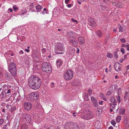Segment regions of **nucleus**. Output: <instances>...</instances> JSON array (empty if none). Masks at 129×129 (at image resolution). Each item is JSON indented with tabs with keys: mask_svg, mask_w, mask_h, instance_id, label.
Here are the masks:
<instances>
[{
	"mask_svg": "<svg viewBox=\"0 0 129 129\" xmlns=\"http://www.w3.org/2000/svg\"><path fill=\"white\" fill-rule=\"evenodd\" d=\"M73 34V32L72 31H70L68 32V35H69V34L71 35Z\"/></svg>",
	"mask_w": 129,
	"mask_h": 129,
	"instance_id": "680f3d73",
	"label": "nucleus"
},
{
	"mask_svg": "<svg viewBox=\"0 0 129 129\" xmlns=\"http://www.w3.org/2000/svg\"><path fill=\"white\" fill-rule=\"evenodd\" d=\"M6 107L8 110L10 111L12 110V106L8 104L6 106Z\"/></svg>",
	"mask_w": 129,
	"mask_h": 129,
	"instance_id": "393cba45",
	"label": "nucleus"
},
{
	"mask_svg": "<svg viewBox=\"0 0 129 129\" xmlns=\"http://www.w3.org/2000/svg\"><path fill=\"white\" fill-rule=\"evenodd\" d=\"M82 117L83 119L85 120H88V118L86 114H85L84 115H83L82 116Z\"/></svg>",
	"mask_w": 129,
	"mask_h": 129,
	"instance_id": "4c0bfd02",
	"label": "nucleus"
},
{
	"mask_svg": "<svg viewBox=\"0 0 129 129\" xmlns=\"http://www.w3.org/2000/svg\"><path fill=\"white\" fill-rule=\"evenodd\" d=\"M107 56L108 57L110 58H111L113 57V55L110 53H108Z\"/></svg>",
	"mask_w": 129,
	"mask_h": 129,
	"instance_id": "72a5a7b5",
	"label": "nucleus"
},
{
	"mask_svg": "<svg viewBox=\"0 0 129 129\" xmlns=\"http://www.w3.org/2000/svg\"><path fill=\"white\" fill-rule=\"evenodd\" d=\"M73 76V71L70 70H67L64 73V78L65 80H69L72 78Z\"/></svg>",
	"mask_w": 129,
	"mask_h": 129,
	"instance_id": "0eeeda50",
	"label": "nucleus"
},
{
	"mask_svg": "<svg viewBox=\"0 0 129 129\" xmlns=\"http://www.w3.org/2000/svg\"><path fill=\"white\" fill-rule=\"evenodd\" d=\"M121 90L122 89L121 88H119L118 89L117 91V94L118 95H120L121 94Z\"/></svg>",
	"mask_w": 129,
	"mask_h": 129,
	"instance_id": "58836bf2",
	"label": "nucleus"
},
{
	"mask_svg": "<svg viewBox=\"0 0 129 129\" xmlns=\"http://www.w3.org/2000/svg\"><path fill=\"white\" fill-rule=\"evenodd\" d=\"M121 65L118 62L115 63L114 65V68L115 70L117 72L120 71L121 70Z\"/></svg>",
	"mask_w": 129,
	"mask_h": 129,
	"instance_id": "9d476101",
	"label": "nucleus"
},
{
	"mask_svg": "<svg viewBox=\"0 0 129 129\" xmlns=\"http://www.w3.org/2000/svg\"><path fill=\"white\" fill-rule=\"evenodd\" d=\"M110 34H108V37L106 38L107 39H108L110 37Z\"/></svg>",
	"mask_w": 129,
	"mask_h": 129,
	"instance_id": "0e129e2a",
	"label": "nucleus"
},
{
	"mask_svg": "<svg viewBox=\"0 0 129 129\" xmlns=\"http://www.w3.org/2000/svg\"><path fill=\"white\" fill-rule=\"evenodd\" d=\"M117 105L116 104H112L111 103L110 104V106L112 107V108H114V109H115V107Z\"/></svg>",
	"mask_w": 129,
	"mask_h": 129,
	"instance_id": "2f4dec72",
	"label": "nucleus"
},
{
	"mask_svg": "<svg viewBox=\"0 0 129 129\" xmlns=\"http://www.w3.org/2000/svg\"><path fill=\"white\" fill-rule=\"evenodd\" d=\"M69 0H65V2L66 4H68V3L69 2Z\"/></svg>",
	"mask_w": 129,
	"mask_h": 129,
	"instance_id": "bf43d9fd",
	"label": "nucleus"
},
{
	"mask_svg": "<svg viewBox=\"0 0 129 129\" xmlns=\"http://www.w3.org/2000/svg\"><path fill=\"white\" fill-rule=\"evenodd\" d=\"M126 45L124 44H123L121 46V47H126Z\"/></svg>",
	"mask_w": 129,
	"mask_h": 129,
	"instance_id": "6e6d98bb",
	"label": "nucleus"
},
{
	"mask_svg": "<svg viewBox=\"0 0 129 129\" xmlns=\"http://www.w3.org/2000/svg\"><path fill=\"white\" fill-rule=\"evenodd\" d=\"M5 96L6 95L5 94L4 92L3 91H2L1 93L0 98L1 100H3L5 97Z\"/></svg>",
	"mask_w": 129,
	"mask_h": 129,
	"instance_id": "bb28decb",
	"label": "nucleus"
},
{
	"mask_svg": "<svg viewBox=\"0 0 129 129\" xmlns=\"http://www.w3.org/2000/svg\"><path fill=\"white\" fill-rule=\"evenodd\" d=\"M125 109L123 108H121L119 109V114H123L125 113Z\"/></svg>",
	"mask_w": 129,
	"mask_h": 129,
	"instance_id": "f3484780",
	"label": "nucleus"
},
{
	"mask_svg": "<svg viewBox=\"0 0 129 129\" xmlns=\"http://www.w3.org/2000/svg\"><path fill=\"white\" fill-rule=\"evenodd\" d=\"M100 96L105 101H107V98L104 95L103 93H101L100 94Z\"/></svg>",
	"mask_w": 129,
	"mask_h": 129,
	"instance_id": "b1692460",
	"label": "nucleus"
},
{
	"mask_svg": "<svg viewBox=\"0 0 129 129\" xmlns=\"http://www.w3.org/2000/svg\"><path fill=\"white\" fill-rule=\"evenodd\" d=\"M112 90H110L107 92V95H110L116 89V86L114 85H113L112 86Z\"/></svg>",
	"mask_w": 129,
	"mask_h": 129,
	"instance_id": "2eb2a0df",
	"label": "nucleus"
},
{
	"mask_svg": "<svg viewBox=\"0 0 129 129\" xmlns=\"http://www.w3.org/2000/svg\"><path fill=\"white\" fill-rule=\"evenodd\" d=\"M71 20L72 21H73L74 22H76L77 23H78L77 21L75 19L72 18L71 19Z\"/></svg>",
	"mask_w": 129,
	"mask_h": 129,
	"instance_id": "09e8293b",
	"label": "nucleus"
},
{
	"mask_svg": "<svg viewBox=\"0 0 129 129\" xmlns=\"http://www.w3.org/2000/svg\"><path fill=\"white\" fill-rule=\"evenodd\" d=\"M63 63V61L61 59H57L56 62L57 66L58 68H60Z\"/></svg>",
	"mask_w": 129,
	"mask_h": 129,
	"instance_id": "ddd939ff",
	"label": "nucleus"
},
{
	"mask_svg": "<svg viewBox=\"0 0 129 129\" xmlns=\"http://www.w3.org/2000/svg\"><path fill=\"white\" fill-rule=\"evenodd\" d=\"M24 106L25 109L28 111L31 109L32 105L30 102L28 101H25L24 103Z\"/></svg>",
	"mask_w": 129,
	"mask_h": 129,
	"instance_id": "1a4fd4ad",
	"label": "nucleus"
},
{
	"mask_svg": "<svg viewBox=\"0 0 129 129\" xmlns=\"http://www.w3.org/2000/svg\"><path fill=\"white\" fill-rule=\"evenodd\" d=\"M88 24L91 26H95V22L94 19L91 17L89 18L88 19Z\"/></svg>",
	"mask_w": 129,
	"mask_h": 129,
	"instance_id": "9b49d317",
	"label": "nucleus"
},
{
	"mask_svg": "<svg viewBox=\"0 0 129 129\" xmlns=\"http://www.w3.org/2000/svg\"><path fill=\"white\" fill-rule=\"evenodd\" d=\"M123 61V59H121L120 60V62L121 63Z\"/></svg>",
	"mask_w": 129,
	"mask_h": 129,
	"instance_id": "338daca9",
	"label": "nucleus"
},
{
	"mask_svg": "<svg viewBox=\"0 0 129 129\" xmlns=\"http://www.w3.org/2000/svg\"><path fill=\"white\" fill-rule=\"evenodd\" d=\"M42 56H44L45 57V55L44 54H45V53L46 52V50L45 48H43L42 50Z\"/></svg>",
	"mask_w": 129,
	"mask_h": 129,
	"instance_id": "473e14b6",
	"label": "nucleus"
},
{
	"mask_svg": "<svg viewBox=\"0 0 129 129\" xmlns=\"http://www.w3.org/2000/svg\"><path fill=\"white\" fill-rule=\"evenodd\" d=\"M13 8L14 9L15 11H16L18 10V8L15 6H14L13 7Z\"/></svg>",
	"mask_w": 129,
	"mask_h": 129,
	"instance_id": "c03bdc74",
	"label": "nucleus"
},
{
	"mask_svg": "<svg viewBox=\"0 0 129 129\" xmlns=\"http://www.w3.org/2000/svg\"><path fill=\"white\" fill-rule=\"evenodd\" d=\"M78 40L80 44H82L84 43L85 40L84 38L83 37H79L78 38Z\"/></svg>",
	"mask_w": 129,
	"mask_h": 129,
	"instance_id": "dca6fc26",
	"label": "nucleus"
},
{
	"mask_svg": "<svg viewBox=\"0 0 129 129\" xmlns=\"http://www.w3.org/2000/svg\"><path fill=\"white\" fill-rule=\"evenodd\" d=\"M120 51L122 54H124L125 53V50L123 48H122L120 49Z\"/></svg>",
	"mask_w": 129,
	"mask_h": 129,
	"instance_id": "79ce46f5",
	"label": "nucleus"
},
{
	"mask_svg": "<svg viewBox=\"0 0 129 129\" xmlns=\"http://www.w3.org/2000/svg\"><path fill=\"white\" fill-rule=\"evenodd\" d=\"M3 128L4 129H8L7 125H4L3 127Z\"/></svg>",
	"mask_w": 129,
	"mask_h": 129,
	"instance_id": "864d4df0",
	"label": "nucleus"
},
{
	"mask_svg": "<svg viewBox=\"0 0 129 129\" xmlns=\"http://www.w3.org/2000/svg\"><path fill=\"white\" fill-rule=\"evenodd\" d=\"M121 119V117L120 116H118L116 118V121L117 122H120Z\"/></svg>",
	"mask_w": 129,
	"mask_h": 129,
	"instance_id": "c85d7f7f",
	"label": "nucleus"
},
{
	"mask_svg": "<svg viewBox=\"0 0 129 129\" xmlns=\"http://www.w3.org/2000/svg\"><path fill=\"white\" fill-rule=\"evenodd\" d=\"M97 35L98 36L100 37H101L102 36V32L100 31H98L97 32Z\"/></svg>",
	"mask_w": 129,
	"mask_h": 129,
	"instance_id": "c9c22d12",
	"label": "nucleus"
},
{
	"mask_svg": "<svg viewBox=\"0 0 129 129\" xmlns=\"http://www.w3.org/2000/svg\"><path fill=\"white\" fill-rule=\"evenodd\" d=\"M22 118L24 122L29 123L31 121L30 116L28 114H23Z\"/></svg>",
	"mask_w": 129,
	"mask_h": 129,
	"instance_id": "6e6552de",
	"label": "nucleus"
},
{
	"mask_svg": "<svg viewBox=\"0 0 129 129\" xmlns=\"http://www.w3.org/2000/svg\"><path fill=\"white\" fill-rule=\"evenodd\" d=\"M103 101H100L99 102V104L100 105H102L103 104Z\"/></svg>",
	"mask_w": 129,
	"mask_h": 129,
	"instance_id": "4d7b16f0",
	"label": "nucleus"
},
{
	"mask_svg": "<svg viewBox=\"0 0 129 129\" xmlns=\"http://www.w3.org/2000/svg\"><path fill=\"white\" fill-rule=\"evenodd\" d=\"M111 123L112 124V125L114 126L116 124V123L115 122V121L113 120H112L111 122Z\"/></svg>",
	"mask_w": 129,
	"mask_h": 129,
	"instance_id": "a18cd8bd",
	"label": "nucleus"
},
{
	"mask_svg": "<svg viewBox=\"0 0 129 129\" xmlns=\"http://www.w3.org/2000/svg\"><path fill=\"white\" fill-rule=\"evenodd\" d=\"M11 90L10 89H7V90H5L6 94H8L9 93L11 92Z\"/></svg>",
	"mask_w": 129,
	"mask_h": 129,
	"instance_id": "e433bc0d",
	"label": "nucleus"
},
{
	"mask_svg": "<svg viewBox=\"0 0 129 129\" xmlns=\"http://www.w3.org/2000/svg\"><path fill=\"white\" fill-rule=\"evenodd\" d=\"M4 122V120L1 119H0V125H1Z\"/></svg>",
	"mask_w": 129,
	"mask_h": 129,
	"instance_id": "8fccbe9b",
	"label": "nucleus"
},
{
	"mask_svg": "<svg viewBox=\"0 0 129 129\" xmlns=\"http://www.w3.org/2000/svg\"><path fill=\"white\" fill-rule=\"evenodd\" d=\"M63 46V44L58 43L55 47V52L58 54L63 53L64 52V48Z\"/></svg>",
	"mask_w": 129,
	"mask_h": 129,
	"instance_id": "39448f33",
	"label": "nucleus"
},
{
	"mask_svg": "<svg viewBox=\"0 0 129 129\" xmlns=\"http://www.w3.org/2000/svg\"><path fill=\"white\" fill-rule=\"evenodd\" d=\"M110 102L112 103V104H114V105L116 104L117 102L116 99H115L114 97H111V100Z\"/></svg>",
	"mask_w": 129,
	"mask_h": 129,
	"instance_id": "a211bd4d",
	"label": "nucleus"
},
{
	"mask_svg": "<svg viewBox=\"0 0 129 129\" xmlns=\"http://www.w3.org/2000/svg\"><path fill=\"white\" fill-rule=\"evenodd\" d=\"M16 109L15 107H13L12 108V111H13L15 110Z\"/></svg>",
	"mask_w": 129,
	"mask_h": 129,
	"instance_id": "052dcab7",
	"label": "nucleus"
},
{
	"mask_svg": "<svg viewBox=\"0 0 129 129\" xmlns=\"http://www.w3.org/2000/svg\"><path fill=\"white\" fill-rule=\"evenodd\" d=\"M119 51L118 48H117L115 52L114 53V57L117 58L118 57V56L117 54V52Z\"/></svg>",
	"mask_w": 129,
	"mask_h": 129,
	"instance_id": "4be33fe9",
	"label": "nucleus"
},
{
	"mask_svg": "<svg viewBox=\"0 0 129 129\" xmlns=\"http://www.w3.org/2000/svg\"><path fill=\"white\" fill-rule=\"evenodd\" d=\"M41 105L39 103H37L36 105V109L39 110L42 109Z\"/></svg>",
	"mask_w": 129,
	"mask_h": 129,
	"instance_id": "aec40b11",
	"label": "nucleus"
},
{
	"mask_svg": "<svg viewBox=\"0 0 129 129\" xmlns=\"http://www.w3.org/2000/svg\"><path fill=\"white\" fill-rule=\"evenodd\" d=\"M27 125L25 124H22L21 126V129H28Z\"/></svg>",
	"mask_w": 129,
	"mask_h": 129,
	"instance_id": "5701e85b",
	"label": "nucleus"
},
{
	"mask_svg": "<svg viewBox=\"0 0 129 129\" xmlns=\"http://www.w3.org/2000/svg\"><path fill=\"white\" fill-rule=\"evenodd\" d=\"M120 40L122 43H125L126 42V40L124 38H121L120 39Z\"/></svg>",
	"mask_w": 129,
	"mask_h": 129,
	"instance_id": "37998d69",
	"label": "nucleus"
},
{
	"mask_svg": "<svg viewBox=\"0 0 129 129\" xmlns=\"http://www.w3.org/2000/svg\"><path fill=\"white\" fill-rule=\"evenodd\" d=\"M86 114L88 118V119L92 118L94 117V115L92 113H89Z\"/></svg>",
	"mask_w": 129,
	"mask_h": 129,
	"instance_id": "6ab92c4d",
	"label": "nucleus"
},
{
	"mask_svg": "<svg viewBox=\"0 0 129 129\" xmlns=\"http://www.w3.org/2000/svg\"><path fill=\"white\" fill-rule=\"evenodd\" d=\"M119 95H118L117 96H116V98L119 103H120L121 102L120 97Z\"/></svg>",
	"mask_w": 129,
	"mask_h": 129,
	"instance_id": "cd10ccee",
	"label": "nucleus"
},
{
	"mask_svg": "<svg viewBox=\"0 0 129 129\" xmlns=\"http://www.w3.org/2000/svg\"><path fill=\"white\" fill-rule=\"evenodd\" d=\"M64 127L66 129H79L77 123L72 121L66 122L64 124Z\"/></svg>",
	"mask_w": 129,
	"mask_h": 129,
	"instance_id": "f03ea898",
	"label": "nucleus"
},
{
	"mask_svg": "<svg viewBox=\"0 0 129 129\" xmlns=\"http://www.w3.org/2000/svg\"><path fill=\"white\" fill-rule=\"evenodd\" d=\"M8 10L9 11H10V12H12L13 10L11 8H10L8 9Z\"/></svg>",
	"mask_w": 129,
	"mask_h": 129,
	"instance_id": "e2e57ef3",
	"label": "nucleus"
},
{
	"mask_svg": "<svg viewBox=\"0 0 129 129\" xmlns=\"http://www.w3.org/2000/svg\"><path fill=\"white\" fill-rule=\"evenodd\" d=\"M9 71L13 76H16L17 70L16 65L14 63L11 62L8 68Z\"/></svg>",
	"mask_w": 129,
	"mask_h": 129,
	"instance_id": "423d86ee",
	"label": "nucleus"
},
{
	"mask_svg": "<svg viewBox=\"0 0 129 129\" xmlns=\"http://www.w3.org/2000/svg\"><path fill=\"white\" fill-rule=\"evenodd\" d=\"M128 95V92H126L124 97V99L125 101H126L127 100V99Z\"/></svg>",
	"mask_w": 129,
	"mask_h": 129,
	"instance_id": "a878e982",
	"label": "nucleus"
},
{
	"mask_svg": "<svg viewBox=\"0 0 129 129\" xmlns=\"http://www.w3.org/2000/svg\"><path fill=\"white\" fill-rule=\"evenodd\" d=\"M108 129H113V127L112 126H110Z\"/></svg>",
	"mask_w": 129,
	"mask_h": 129,
	"instance_id": "774afa93",
	"label": "nucleus"
},
{
	"mask_svg": "<svg viewBox=\"0 0 129 129\" xmlns=\"http://www.w3.org/2000/svg\"><path fill=\"white\" fill-rule=\"evenodd\" d=\"M42 8V7L39 5H38L36 7V9L37 12L40 11Z\"/></svg>",
	"mask_w": 129,
	"mask_h": 129,
	"instance_id": "412c9836",
	"label": "nucleus"
},
{
	"mask_svg": "<svg viewBox=\"0 0 129 129\" xmlns=\"http://www.w3.org/2000/svg\"><path fill=\"white\" fill-rule=\"evenodd\" d=\"M70 43L74 47L77 46L78 45V42L76 39L75 38H71Z\"/></svg>",
	"mask_w": 129,
	"mask_h": 129,
	"instance_id": "f8f14e48",
	"label": "nucleus"
},
{
	"mask_svg": "<svg viewBox=\"0 0 129 129\" xmlns=\"http://www.w3.org/2000/svg\"><path fill=\"white\" fill-rule=\"evenodd\" d=\"M118 26L119 29V31L121 32H123V28L122 27L120 24H119L118 25Z\"/></svg>",
	"mask_w": 129,
	"mask_h": 129,
	"instance_id": "c756f323",
	"label": "nucleus"
},
{
	"mask_svg": "<svg viewBox=\"0 0 129 129\" xmlns=\"http://www.w3.org/2000/svg\"><path fill=\"white\" fill-rule=\"evenodd\" d=\"M41 79L34 75L31 76L28 79L29 87L34 90H36L38 89L41 86Z\"/></svg>",
	"mask_w": 129,
	"mask_h": 129,
	"instance_id": "f257e3e1",
	"label": "nucleus"
},
{
	"mask_svg": "<svg viewBox=\"0 0 129 129\" xmlns=\"http://www.w3.org/2000/svg\"><path fill=\"white\" fill-rule=\"evenodd\" d=\"M126 47L127 48V50L128 51H129V45H126Z\"/></svg>",
	"mask_w": 129,
	"mask_h": 129,
	"instance_id": "603ef678",
	"label": "nucleus"
},
{
	"mask_svg": "<svg viewBox=\"0 0 129 129\" xmlns=\"http://www.w3.org/2000/svg\"><path fill=\"white\" fill-rule=\"evenodd\" d=\"M26 13V12L25 11H22L21 12V15H23L25 14Z\"/></svg>",
	"mask_w": 129,
	"mask_h": 129,
	"instance_id": "49530a36",
	"label": "nucleus"
},
{
	"mask_svg": "<svg viewBox=\"0 0 129 129\" xmlns=\"http://www.w3.org/2000/svg\"><path fill=\"white\" fill-rule=\"evenodd\" d=\"M48 13L47 12V11L46 10V9L45 8H44L43 9V11H42L41 12V14H42L44 15L45 13L47 14Z\"/></svg>",
	"mask_w": 129,
	"mask_h": 129,
	"instance_id": "f704fd0d",
	"label": "nucleus"
},
{
	"mask_svg": "<svg viewBox=\"0 0 129 129\" xmlns=\"http://www.w3.org/2000/svg\"><path fill=\"white\" fill-rule=\"evenodd\" d=\"M95 129H100V127L99 125H97L96 124L95 125Z\"/></svg>",
	"mask_w": 129,
	"mask_h": 129,
	"instance_id": "a19ab883",
	"label": "nucleus"
},
{
	"mask_svg": "<svg viewBox=\"0 0 129 129\" xmlns=\"http://www.w3.org/2000/svg\"><path fill=\"white\" fill-rule=\"evenodd\" d=\"M102 9L103 11H106L108 10V8H105L104 7H103L102 8Z\"/></svg>",
	"mask_w": 129,
	"mask_h": 129,
	"instance_id": "3c124183",
	"label": "nucleus"
},
{
	"mask_svg": "<svg viewBox=\"0 0 129 129\" xmlns=\"http://www.w3.org/2000/svg\"><path fill=\"white\" fill-rule=\"evenodd\" d=\"M42 69L43 72L50 73L52 71V68L50 64L44 62L42 65Z\"/></svg>",
	"mask_w": 129,
	"mask_h": 129,
	"instance_id": "7ed1b4c3",
	"label": "nucleus"
},
{
	"mask_svg": "<svg viewBox=\"0 0 129 129\" xmlns=\"http://www.w3.org/2000/svg\"><path fill=\"white\" fill-rule=\"evenodd\" d=\"M39 94L36 92H34L29 94L27 97V99L29 101L33 102L37 100L39 98Z\"/></svg>",
	"mask_w": 129,
	"mask_h": 129,
	"instance_id": "20e7f679",
	"label": "nucleus"
},
{
	"mask_svg": "<svg viewBox=\"0 0 129 129\" xmlns=\"http://www.w3.org/2000/svg\"><path fill=\"white\" fill-rule=\"evenodd\" d=\"M9 77V74L8 73H6L5 74V77L6 78L8 79Z\"/></svg>",
	"mask_w": 129,
	"mask_h": 129,
	"instance_id": "de8ad7c7",
	"label": "nucleus"
},
{
	"mask_svg": "<svg viewBox=\"0 0 129 129\" xmlns=\"http://www.w3.org/2000/svg\"><path fill=\"white\" fill-rule=\"evenodd\" d=\"M91 99L94 106L95 107H98V104L96 99L94 97L92 96L91 97Z\"/></svg>",
	"mask_w": 129,
	"mask_h": 129,
	"instance_id": "4468645a",
	"label": "nucleus"
},
{
	"mask_svg": "<svg viewBox=\"0 0 129 129\" xmlns=\"http://www.w3.org/2000/svg\"><path fill=\"white\" fill-rule=\"evenodd\" d=\"M19 53L20 54H23L24 53L23 52L22 50H21L19 52Z\"/></svg>",
	"mask_w": 129,
	"mask_h": 129,
	"instance_id": "13d9d810",
	"label": "nucleus"
},
{
	"mask_svg": "<svg viewBox=\"0 0 129 129\" xmlns=\"http://www.w3.org/2000/svg\"><path fill=\"white\" fill-rule=\"evenodd\" d=\"M67 6L69 8H70L72 7V5L71 4H70L67 5Z\"/></svg>",
	"mask_w": 129,
	"mask_h": 129,
	"instance_id": "5fc2aeb1",
	"label": "nucleus"
},
{
	"mask_svg": "<svg viewBox=\"0 0 129 129\" xmlns=\"http://www.w3.org/2000/svg\"><path fill=\"white\" fill-rule=\"evenodd\" d=\"M126 68L127 70L129 69V64L126 67Z\"/></svg>",
	"mask_w": 129,
	"mask_h": 129,
	"instance_id": "69168bd1",
	"label": "nucleus"
},
{
	"mask_svg": "<svg viewBox=\"0 0 129 129\" xmlns=\"http://www.w3.org/2000/svg\"><path fill=\"white\" fill-rule=\"evenodd\" d=\"M87 91L89 95V96H91L92 91V90L90 89H89Z\"/></svg>",
	"mask_w": 129,
	"mask_h": 129,
	"instance_id": "ea45409f",
	"label": "nucleus"
},
{
	"mask_svg": "<svg viewBox=\"0 0 129 129\" xmlns=\"http://www.w3.org/2000/svg\"><path fill=\"white\" fill-rule=\"evenodd\" d=\"M84 99V100L86 101H88L89 99L88 97L87 94L86 93L85 94Z\"/></svg>",
	"mask_w": 129,
	"mask_h": 129,
	"instance_id": "7c9ffc66",
	"label": "nucleus"
}]
</instances>
